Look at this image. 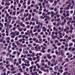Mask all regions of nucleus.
Listing matches in <instances>:
<instances>
[{
    "instance_id": "nucleus-1",
    "label": "nucleus",
    "mask_w": 75,
    "mask_h": 75,
    "mask_svg": "<svg viewBox=\"0 0 75 75\" xmlns=\"http://www.w3.org/2000/svg\"><path fill=\"white\" fill-rule=\"evenodd\" d=\"M35 48L36 50V51H40V49H41V47L39 46L38 47L37 46H35Z\"/></svg>"
},
{
    "instance_id": "nucleus-2",
    "label": "nucleus",
    "mask_w": 75,
    "mask_h": 75,
    "mask_svg": "<svg viewBox=\"0 0 75 75\" xmlns=\"http://www.w3.org/2000/svg\"><path fill=\"white\" fill-rule=\"evenodd\" d=\"M58 62H62V57H59V58L58 60Z\"/></svg>"
},
{
    "instance_id": "nucleus-3",
    "label": "nucleus",
    "mask_w": 75,
    "mask_h": 75,
    "mask_svg": "<svg viewBox=\"0 0 75 75\" xmlns=\"http://www.w3.org/2000/svg\"><path fill=\"white\" fill-rule=\"evenodd\" d=\"M28 15H29V13H24L23 15V17H26L28 16Z\"/></svg>"
},
{
    "instance_id": "nucleus-4",
    "label": "nucleus",
    "mask_w": 75,
    "mask_h": 75,
    "mask_svg": "<svg viewBox=\"0 0 75 75\" xmlns=\"http://www.w3.org/2000/svg\"><path fill=\"white\" fill-rule=\"evenodd\" d=\"M15 34H16V35H18L20 34L19 31H15Z\"/></svg>"
},
{
    "instance_id": "nucleus-5",
    "label": "nucleus",
    "mask_w": 75,
    "mask_h": 75,
    "mask_svg": "<svg viewBox=\"0 0 75 75\" xmlns=\"http://www.w3.org/2000/svg\"><path fill=\"white\" fill-rule=\"evenodd\" d=\"M69 69H70V70H72L74 68V67H73V66H69L68 67Z\"/></svg>"
},
{
    "instance_id": "nucleus-6",
    "label": "nucleus",
    "mask_w": 75,
    "mask_h": 75,
    "mask_svg": "<svg viewBox=\"0 0 75 75\" xmlns=\"http://www.w3.org/2000/svg\"><path fill=\"white\" fill-rule=\"evenodd\" d=\"M58 30L57 28H56L55 27H54L53 28V31H58Z\"/></svg>"
},
{
    "instance_id": "nucleus-7",
    "label": "nucleus",
    "mask_w": 75,
    "mask_h": 75,
    "mask_svg": "<svg viewBox=\"0 0 75 75\" xmlns=\"http://www.w3.org/2000/svg\"><path fill=\"white\" fill-rule=\"evenodd\" d=\"M69 30V27H67L66 28H64V32H66L67 31V30Z\"/></svg>"
},
{
    "instance_id": "nucleus-8",
    "label": "nucleus",
    "mask_w": 75,
    "mask_h": 75,
    "mask_svg": "<svg viewBox=\"0 0 75 75\" xmlns=\"http://www.w3.org/2000/svg\"><path fill=\"white\" fill-rule=\"evenodd\" d=\"M6 54V52L4 51L1 53V55L2 56H4Z\"/></svg>"
},
{
    "instance_id": "nucleus-9",
    "label": "nucleus",
    "mask_w": 75,
    "mask_h": 75,
    "mask_svg": "<svg viewBox=\"0 0 75 75\" xmlns=\"http://www.w3.org/2000/svg\"><path fill=\"white\" fill-rule=\"evenodd\" d=\"M10 5V3H6L5 4V6H9Z\"/></svg>"
},
{
    "instance_id": "nucleus-10",
    "label": "nucleus",
    "mask_w": 75,
    "mask_h": 75,
    "mask_svg": "<svg viewBox=\"0 0 75 75\" xmlns=\"http://www.w3.org/2000/svg\"><path fill=\"white\" fill-rule=\"evenodd\" d=\"M42 29L43 31H44L45 32L46 31V30H47V28H45V26L43 27L42 28Z\"/></svg>"
},
{
    "instance_id": "nucleus-11",
    "label": "nucleus",
    "mask_w": 75,
    "mask_h": 75,
    "mask_svg": "<svg viewBox=\"0 0 75 75\" xmlns=\"http://www.w3.org/2000/svg\"><path fill=\"white\" fill-rule=\"evenodd\" d=\"M25 51H27V49L26 48H25L23 51V54H25Z\"/></svg>"
},
{
    "instance_id": "nucleus-12",
    "label": "nucleus",
    "mask_w": 75,
    "mask_h": 75,
    "mask_svg": "<svg viewBox=\"0 0 75 75\" xmlns=\"http://www.w3.org/2000/svg\"><path fill=\"white\" fill-rule=\"evenodd\" d=\"M43 11L44 12H46V13H48V10H47V9L45 8L43 9Z\"/></svg>"
},
{
    "instance_id": "nucleus-13",
    "label": "nucleus",
    "mask_w": 75,
    "mask_h": 75,
    "mask_svg": "<svg viewBox=\"0 0 75 75\" xmlns=\"http://www.w3.org/2000/svg\"><path fill=\"white\" fill-rule=\"evenodd\" d=\"M58 69V66H56L54 68V69L55 71H57Z\"/></svg>"
},
{
    "instance_id": "nucleus-14",
    "label": "nucleus",
    "mask_w": 75,
    "mask_h": 75,
    "mask_svg": "<svg viewBox=\"0 0 75 75\" xmlns=\"http://www.w3.org/2000/svg\"><path fill=\"white\" fill-rule=\"evenodd\" d=\"M16 44L18 45H20V43L19 42L18 40H17L16 41Z\"/></svg>"
},
{
    "instance_id": "nucleus-15",
    "label": "nucleus",
    "mask_w": 75,
    "mask_h": 75,
    "mask_svg": "<svg viewBox=\"0 0 75 75\" xmlns=\"http://www.w3.org/2000/svg\"><path fill=\"white\" fill-rule=\"evenodd\" d=\"M45 68H47V69H48L49 68H50V67L49 66H47V64H45Z\"/></svg>"
},
{
    "instance_id": "nucleus-16",
    "label": "nucleus",
    "mask_w": 75,
    "mask_h": 75,
    "mask_svg": "<svg viewBox=\"0 0 75 75\" xmlns=\"http://www.w3.org/2000/svg\"><path fill=\"white\" fill-rule=\"evenodd\" d=\"M70 36L72 38H74L75 37V35L74 34H71Z\"/></svg>"
},
{
    "instance_id": "nucleus-17",
    "label": "nucleus",
    "mask_w": 75,
    "mask_h": 75,
    "mask_svg": "<svg viewBox=\"0 0 75 75\" xmlns=\"http://www.w3.org/2000/svg\"><path fill=\"white\" fill-rule=\"evenodd\" d=\"M11 38H14L16 37V35H11Z\"/></svg>"
},
{
    "instance_id": "nucleus-18",
    "label": "nucleus",
    "mask_w": 75,
    "mask_h": 75,
    "mask_svg": "<svg viewBox=\"0 0 75 75\" xmlns=\"http://www.w3.org/2000/svg\"><path fill=\"white\" fill-rule=\"evenodd\" d=\"M64 51L63 50H62L59 53H61L62 54V56L64 55V54H63Z\"/></svg>"
},
{
    "instance_id": "nucleus-19",
    "label": "nucleus",
    "mask_w": 75,
    "mask_h": 75,
    "mask_svg": "<svg viewBox=\"0 0 75 75\" xmlns=\"http://www.w3.org/2000/svg\"><path fill=\"white\" fill-rule=\"evenodd\" d=\"M24 62L25 63H27V64H29V61L27 60H25L24 61Z\"/></svg>"
},
{
    "instance_id": "nucleus-20",
    "label": "nucleus",
    "mask_w": 75,
    "mask_h": 75,
    "mask_svg": "<svg viewBox=\"0 0 75 75\" xmlns=\"http://www.w3.org/2000/svg\"><path fill=\"white\" fill-rule=\"evenodd\" d=\"M72 57V55L71 54H69L68 56V57L69 58H71V57Z\"/></svg>"
},
{
    "instance_id": "nucleus-21",
    "label": "nucleus",
    "mask_w": 75,
    "mask_h": 75,
    "mask_svg": "<svg viewBox=\"0 0 75 75\" xmlns=\"http://www.w3.org/2000/svg\"><path fill=\"white\" fill-rule=\"evenodd\" d=\"M51 61L52 62L54 63V62H55V59H52L51 60Z\"/></svg>"
},
{
    "instance_id": "nucleus-22",
    "label": "nucleus",
    "mask_w": 75,
    "mask_h": 75,
    "mask_svg": "<svg viewBox=\"0 0 75 75\" xmlns=\"http://www.w3.org/2000/svg\"><path fill=\"white\" fill-rule=\"evenodd\" d=\"M43 1L46 4L48 3V1H47V0H43Z\"/></svg>"
},
{
    "instance_id": "nucleus-23",
    "label": "nucleus",
    "mask_w": 75,
    "mask_h": 75,
    "mask_svg": "<svg viewBox=\"0 0 75 75\" xmlns=\"http://www.w3.org/2000/svg\"><path fill=\"white\" fill-rule=\"evenodd\" d=\"M16 12L15 11H13V14L12 15V16H16Z\"/></svg>"
},
{
    "instance_id": "nucleus-24",
    "label": "nucleus",
    "mask_w": 75,
    "mask_h": 75,
    "mask_svg": "<svg viewBox=\"0 0 75 75\" xmlns=\"http://www.w3.org/2000/svg\"><path fill=\"white\" fill-rule=\"evenodd\" d=\"M73 45V43L72 42H71L69 44V47H72Z\"/></svg>"
},
{
    "instance_id": "nucleus-25",
    "label": "nucleus",
    "mask_w": 75,
    "mask_h": 75,
    "mask_svg": "<svg viewBox=\"0 0 75 75\" xmlns=\"http://www.w3.org/2000/svg\"><path fill=\"white\" fill-rule=\"evenodd\" d=\"M18 30H19V31H20V32H21V31H23V29H22L20 28H18Z\"/></svg>"
},
{
    "instance_id": "nucleus-26",
    "label": "nucleus",
    "mask_w": 75,
    "mask_h": 75,
    "mask_svg": "<svg viewBox=\"0 0 75 75\" xmlns=\"http://www.w3.org/2000/svg\"><path fill=\"white\" fill-rule=\"evenodd\" d=\"M16 23H17V24H19L20 23V20H18L16 21Z\"/></svg>"
},
{
    "instance_id": "nucleus-27",
    "label": "nucleus",
    "mask_w": 75,
    "mask_h": 75,
    "mask_svg": "<svg viewBox=\"0 0 75 75\" xmlns=\"http://www.w3.org/2000/svg\"><path fill=\"white\" fill-rule=\"evenodd\" d=\"M28 59L29 61H32L33 59H32V58L31 57L28 58Z\"/></svg>"
},
{
    "instance_id": "nucleus-28",
    "label": "nucleus",
    "mask_w": 75,
    "mask_h": 75,
    "mask_svg": "<svg viewBox=\"0 0 75 75\" xmlns=\"http://www.w3.org/2000/svg\"><path fill=\"white\" fill-rule=\"evenodd\" d=\"M61 32H62L61 30H59L58 32V33L59 35L60 34H62V33H61Z\"/></svg>"
},
{
    "instance_id": "nucleus-29",
    "label": "nucleus",
    "mask_w": 75,
    "mask_h": 75,
    "mask_svg": "<svg viewBox=\"0 0 75 75\" xmlns=\"http://www.w3.org/2000/svg\"><path fill=\"white\" fill-rule=\"evenodd\" d=\"M50 13L51 14H54V16L56 15L55 13L53 11H51L50 12Z\"/></svg>"
},
{
    "instance_id": "nucleus-30",
    "label": "nucleus",
    "mask_w": 75,
    "mask_h": 75,
    "mask_svg": "<svg viewBox=\"0 0 75 75\" xmlns=\"http://www.w3.org/2000/svg\"><path fill=\"white\" fill-rule=\"evenodd\" d=\"M4 45L3 44H1L0 45V48H3Z\"/></svg>"
},
{
    "instance_id": "nucleus-31",
    "label": "nucleus",
    "mask_w": 75,
    "mask_h": 75,
    "mask_svg": "<svg viewBox=\"0 0 75 75\" xmlns=\"http://www.w3.org/2000/svg\"><path fill=\"white\" fill-rule=\"evenodd\" d=\"M0 26H1V27H4L3 24L1 23H0Z\"/></svg>"
},
{
    "instance_id": "nucleus-32",
    "label": "nucleus",
    "mask_w": 75,
    "mask_h": 75,
    "mask_svg": "<svg viewBox=\"0 0 75 75\" xmlns=\"http://www.w3.org/2000/svg\"><path fill=\"white\" fill-rule=\"evenodd\" d=\"M71 6L69 5H68L67 6V10H69V7H70Z\"/></svg>"
},
{
    "instance_id": "nucleus-33",
    "label": "nucleus",
    "mask_w": 75,
    "mask_h": 75,
    "mask_svg": "<svg viewBox=\"0 0 75 75\" xmlns=\"http://www.w3.org/2000/svg\"><path fill=\"white\" fill-rule=\"evenodd\" d=\"M47 64L49 66H50L51 65V62H50V61H49L47 63Z\"/></svg>"
},
{
    "instance_id": "nucleus-34",
    "label": "nucleus",
    "mask_w": 75,
    "mask_h": 75,
    "mask_svg": "<svg viewBox=\"0 0 75 75\" xmlns=\"http://www.w3.org/2000/svg\"><path fill=\"white\" fill-rule=\"evenodd\" d=\"M47 14H45V16H46V15H48V16L50 15V14L51 12H50V11H48V12H47Z\"/></svg>"
},
{
    "instance_id": "nucleus-35",
    "label": "nucleus",
    "mask_w": 75,
    "mask_h": 75,
    "mask_svg": "<svg viewBox=\"0 0 75 75\" xmlns=\"http://www.w3.org/2000/svg\"><path fill=\"white\" fill-rule=\"evenodd\" d=\"M6 40H10V37H7L6 38Z\"/></svg>"
},
{
    "instance_id": "nucleus-36",
    "label": "nucleus",
    "mask_w": 75,
    "mask_h": 75,
    "mask_svg": "<svg viewBox=\"0 0 75 75\" xmlns=\"http://www.w3.org/2000/svg\"><path fill=\"white\" fill-rule=\"evenodd\" d=\"M68 61H69V59L68 58H67L65 59V62H68Z\"/></svg>"
},
{
    "instance_id": "nucleus-37",
    "label": "nucleus",
    "mask_w": 75,
    "mask_h": 75,
    "mask_svg": "<svg viewBox=\"0 0 75 75\" xmlns=\"http://www.w3.org/2000/svg\"><path fill=\"white\" fill-rule=\"evenodd\" d=\"M34 68V66L32 65L31 67H29V69H33Z\"/></svg>"
},
{
    "instance_id": "nucleus-38",
    "label": "nucleus",
    "mask_w": 75,
    "mask_h": 75,
    "mask_svg": "<svg viewBox=\"0 0 75 75\" xmlns=\"http://www.w3.org/2000/svg\"><path fill=\"white\" fill-rule=\"evenodd\" d=\"M68 38V36L67 35H66L64 36V38L65 39H67Z\"/></svg>"
},
{
    "instance_id": "nucleus-39",
    "label": "nucleus",
    "mask_w": 75,
    "mask_h": 75,
    "mask_svg": "<svg viewBox=\"0 0 75 75\" xmlns=\"http://www.w3.org/2000/svg\"><path fill=\"white\" fill-rule=\"evenodd\" d=\"M47 52H48V53L50 52H51V50H50V49L49 48L47 50Z\"/></svg>"
},
{
    "instance_id": "nucleus-40",
    "label": "nucleus",
    "mask_w": 75,
    "mask_h": 75,
    "mask_svg": "<svg viewBox=\"0 0 75 75\" xmlns=\"http://www.w3.org/2000/svg\"><path fill=\"white\" fill-rule=\"evenodd\" d=\"M52 34L51 35V37H52V36L54 35L55 34V32H52Z\"/></svg>"
},
{
    "instance_id": "nucleus-41",
    "label": "nucleus",
    "mask_w": 75,
    "mask_h": 75,
    "mask_svg": "<svg viewBox=\"0 0 75 75\" xmlns=\"http://www.w3.org/2000/svg\"><path fill=\"white\" fill-rule=\"evenodd\" d=\"M68 39L69 40H68L67 42H69V40H71V37L70 36L68 38Z\"/></svg>"
},
{
    "instance_id": "nucleus-42",
    "label": "nucleus",
    "mask_w": 75,
    "mask_h": 75,
    "mask_svg": "<svg viewBox=\"0 0 75 75\" xmlns=\"http://www.w3.org/2000/svg\"><path fill=\"white\" fill-rule=\"evenodd\" d=\"M32 55V57H35V53H34V52H33Z\"/></svg>"
},
{
    "instance_id": "nucleus-43",
    "label": "nucleus",
    "mask_w": 75,
    "mask_h": 75,
    "mask_svg": "<svg viewBox=\"0 0 75 75\" xmlns=\"http://www.w3.org/2000/svg\"><path fill=\"white\" fill-rule=\"evenodd\" d=\"M58 46H60L61 45V43L60 42H58L57 44Z\"/></svg>"
},
{
    "instance_id": "nucleus-44",
    "label": "nucleus",
    "mask_w": 75,
    "mask_h": 75,
    "mask_svg": "<svg viewBox=\"0 0 75 75\" xmlns=\"http://www.w3.org/2000/svg\"><path fill=\"white\" fill-rule=\"evenodd\" d=\"M3 57L2 56H1L0 57V62H1L2 61H3V59L2 58H3Z\"/></svg>"
},
{
    "instance_id": "nucleus-45",
    "label": "nucleus",
    "mask_w": 75,
    "mask_h": 75,
    "mask_svg": "<svg viewBox=\"0 0 75 75\" xmlns=\"http://www.w3.org/2000/svg\"><path fill=\"white\" fill-rule=\"evenodd\" d=\"M37 29H39L40 28V25H38L37 27Z\"/></svg>"
},
{
    "instance_id": "nucleus-46",
    "label": "nucleus",
    "mask_w": 75,
    "mask_h": 75,
    "mask_svg": "<svg viewBox=\"0 0 75 75\" xmlns=\"http://www.w3.org/2000/svg\"><path fill=\"white\" fill-rule=\"evenodd\" d=\"M11 35H15V33H14L13 32H12L11 33Z\"/></svg>"
},
{
    "instance_id": "nucleus-47",
    "label": "nucleus",
    "mask_w": 75,
    "mask_h": 75,
    "mask_svg": "<svg viewBox=\"0 0 75 75\" xmlns=\"http://www.w3.org/2000/svg\"><path fill=\"white\" fill-rule=\"evenodd\" d=\"M13 58H9V61H13Z\"/></svg>"
},
{
    "instance_id": "nucleus-48",
    "label": "nucleus",
    "mask_w": 75,
    "mask_h": 75,
    "mask_svg": "<svg viewBox=\"0 0 75 75\" xmlns=\"http://www.w3.org/2000/svg\"><path fill=\"white\" fill-rule=\"evenodd\" d=\"M26 4H27V2L26 1H24V2H23V6L25 5Z\"/></svg>"
},
{
    "instance_id": "nucleus-49",
    "label": "nucleus",
    "mask_w": 75,
    "mask_h": 75,
    "mask_svg": "<svg viewBox=\"0 0 75 75\" xmlns=\"http://www.w3.org/2000/svg\"><path fill=\"white\" fill-rule=\"evenodd\" d=\"M50 4H47L46 5V7L47 8H50Z\"/></svg>"
},
{
    "instance_id": "nucleus-50",
    "label": "nucleus",
    "mask_w": 75,
    "mask_h": 75,
    "mask_svg": "<svg viewBox=\"0 0 75 75\" xmlns=\"http://www.w3.org/2000/svg\"><path fill=\"white\" fill-rule=\"evenodd\" d=\"M16 53H17V52L16 51H14L13 53H12L13 55H15L16 54Z\"/></svg>"
},
{
    "instance_id": "nucleus-51",
    "label": "nucleus",
    "mask_w": 75,
    "mask_h": 75,
    "mask_svg": "<svg viewBox=\"0 0 75 75\" xmlns=\"http://www.w3.org/2000/svg\"><path fill=\"white\" fill-rule=\"evenodd\" d=\"M70 23H71V21H69L67 23V25H70Z\"/></svg>"
},
{
    "instance_id": "nucleus-52",
    "label": "nucleus",
    "mask_w": 75,
    "mask_h": 75,
    "mask_svg": "<svg viewBox=\"0 0 75 75\" xmlns=\"http://www.w3.org/2000/svg\"><path fill=\"white\" fill-rule=\"evenodd\" d=\"M47 28H48V29H50L51 28V26L50 25H48L47 26Z\"/></svg>"
},
{
    "instance_id": "nucleus-53",
    "label": "nucleus",
    "mask_w": 75,
    "mask_h": 75,
    "mask_svg": "<svg viewBox=\"0 0 75 75\" xmlns=\"http://www.w3.org/2000/svg\"><path fill=\"white\" fill-rule=\"evenodd\" d=\"M52 45V47H55V46H56V45L54 43H53Z\"/></svg>"
},
{
    "instance_id": "nucleus-54",
    "label": "nucleus",
    "mask_w": 75,
    "mask_h": 75,
    "mask_svg": "<svg viewBox=\"0 0 75 75\" xmlns=\"http://www.w3.org/2000/svg\"><path fill=\"white\" fill-rule=\"evenodd\" d=\"M11 71H14V70H15V68L14 67L12 68L11 69Z\"/></svg>"
},
{
    "instance_id": "nucleus-55",
    "label": "nucleus",
    "mask_w": 75,
    "mask_h": 75,
    "mask_svg": "<svg viewBox=\"0 0 75 75\" xmlns=\"http://www.w3.org/2000/svg\"><path fill=\"white\" fill-rule=\"evenodd\" d=\"M11 27H13V25H9V28H11Z\"/></svg>"
},
{
    "instance_id": "nucleus-56",
    "label": "nucleus",
    "mask_w": 75,
    "mask_h": 75,
    "mask_svg": "<svg viewBox=\"0 0 75 75\" xmlns=\"http://www.w3.org/2000/svg\"><path fill=\"white\" fill-rule=\"evenodd\" d=\"M55 53L56 54L58 55V52L57 51V50H56L55 51Z\"/></svg>"
},
{
    "instance_id": "nucleus-57",
    "label": "nucleus",
    "mask_w": 75,
    "mask_h": 75,
    "mask_svg": "<svg viewBox=\"0 0 75 75\" xmlns=\"http://www.w3.org/2000/svg\"><path fill=\"white\" fill-rule=\"evenodd\" d=\"M62 35V34H60V35H59V37L61 38H62L63 37Z\"/></svg>"
},
{
    "instance_id": "nucleus-58",
    "label": "nucleus",
    "mask_w": 75,
    "mask_h": 75,
    "mask_svg": "<svg viewBox=\"0 0 75 75\" xmlns=\"http://www.w3.org/2000/svg\"><path fill=\"white\" fill-rule=\"evenodd\" d=\"M44 69V67H42L41 68V70L42 71H43V70Z\"/></svg>"
},
{
    "instance_id": "nucleus-59",
    "label": "nucleus",
    "mask_w": 75,
    "mask_h": 75,
    "mask_svg": "<svg viewBox=\"0 0 75 75\" xmlns=\"http://www.w3.org/2000/svg\"><path fill=\"white\" fill-rule=\"evenodd\" d=\"M62 13H63V11L62 10H61L60 11L59 13H60V14H62Z\"/></svg>"
},
{
    "instance_id": "nucleus-60",
    "label": "nucleus",
    "mask_w": 75,
    "mask_h": 75,
    "mask_svg": "<svg viewBox=\"0 0 75 75\" xmlns=\"http://www.w3.org/2000/svg\"><path fill=\"white\" fill-rule=\"evenodd\" d=\"M47 40H48V41H49L50 40H51V38L50 37H48L47 38Z\"/></svg>"
},
{
    "instance_id": "nucleus-61",
    "label": "nucleus",
    "mask_w": 75,
    "mask_h": 75,
    "mask_svg": "<svg viewBox=\"0 0 75 75\" xmlns=\"http://www.w3.org/2000/svg\"><path fill=\"white\" fill-rule=\"evenodd\" d=\"M11 45H9V46H8V49H10V48H11Z\"/></svg>"
},
{
    "instance_id": "nucleus-62",
    "label": "nucleus",
    "mask_w": 75,
    "mask_h": 75,
    "mask_svg": "<svg viewBox=\"0 0 75 75\" xmlns=\"http://www.w3.org/2000/svg\"><path fill=\"white\" fill-rule=\"evenodd\" d=\"M37 32L38 33H40V32H41V29H38Z\"/></svg>"
},
{
    "instance_id": "nucleus-63",
    "label": "nucleus",
    "mask_w": 75,
    "mask_h": 75,
    "mask_svg": "<svg viewBox=\"0 0 75 75\" xmlns=\"http://www.w3.org/2000/svg\"><path fill=\"white\" fill-rule=\"evenodd\" d=\"M66 13H64L63 14V15L64 16V17H67V16H66Z\"/></svg>"
},
{
    "instance_id": "nucleus-64",
    "label": "nucleus",
    "mask_w": 75,
    "mask_h": 75,
    "mask_svg": "<svg viewBox=\"0 0 75 75\" xmlns=\"http://www.w3.org/2000/svg\"><path fill=\"white\" fill-rule=\"evenodd\" d=\"M75 50V48L73 47L71 50V51H74Z\"/></svg>"
}]
</instances>
